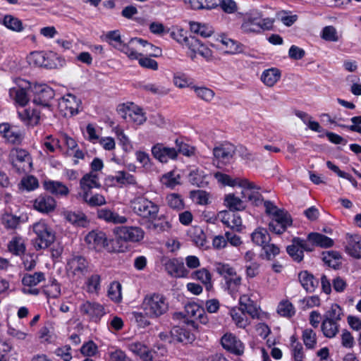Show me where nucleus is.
<instances>
[{
    "mask_svg": "<svg viewBox=\"0 0 361 361\" xmlns=\"http://www.w3.org/2000/svg\"><path fill=\"white\" fill-rule=\"evenodd\" d=\"M85 241L90 248L100 252L105 250L109 252H123L126 247L121 244L118 245L114 239L109 240L104 232L101 231H92L85 238Z\"/></svg>",
    "mask_w": 361,
    "mask_h": 361,
    "instance_id": "1",
    "label": "nucleus"
},
{
    "mask_svg": "<svg viewBox=\"0 0 361 361\" xmlns=\"http://www.w3.org/2000/svg\"><path fill=\"white\" fill-rule=\"evenodd\" d=\"M142 307L147 317L158 318L167 312L169 302L163 294L154 293L145 297Z\"/></svg>",
    "mask_w": 361,
    "mask_h": 361,
    "instance_id": "2",
    "label": "nucleus"
},
{
    "mask_svg": "<svg viewBox=\"0 0 361 361\" xmlns=\"http://www.w3.org/2000/svg\"><path fill=\"white\" fill-rule=\"evenodd\" d=\"M134 213L148 221L155 220L159 211V206L144 196L135 197L131 202Z\"/></svg>",
    "mask_w": 361,
    "mask_h": 361,
    "instance_id": "3",
    "label": "nucleus"
},
{
    "mask_svg": "<svg viewBox=\"0 0 361 361\" xmlns=\"http://www.w3.org/2000/svg\"><path fill=\"white\" fill-rule=\"evenodd\" d=\"M32 229L36 234L34 240L36 250L46 249L54 242L55 234L44 221L41 220L34 224Z\"/></svg>",
    "mask_w": 361,
    "mask_h": 361,
    "instance_id": "4",
    "label": "nucleus"
},
{
    "mask_svg": "<svg viewBox=\"0 0 361 361\" xmlns=\"http://www.w3.org/2000/svg\"><path fill=\"white\" fill-rule=\"evenodd\" d=\"M115 234L114 241L118 242V245H124L126 248V243L140 242L144 238V231L137 226H119L114 230Z\"/></svg>",
    "mask_w": 361,
    "mask_h": 361,
    "instance_id": "5",
    "label": "nucleus"
},
{
    "mask_svg": "<svg viewBox=\"0 0 361 361\" xmlns=\"http://www.w3.org/2000/svg\"><path fill=\"white\" fill-rule=\"evenodd\" d=\"M274 20L269 18H262L259 13H250L241 25L245 32H259L269 30L273 27Z\"/></svg>",
    "mask_w": 361,
    "mask_h": 361,
    "instance_id": "6",
    "label": "nucleus"
},
{
    "mask_svg": "<svg viewBox=\"0 0 361 361\" xmlns=\"http://www.w3.org/2000/svg\"><path fill=\"white\" fill-rule=\"evenodd\" d=\"M11 164L18 173H27L32 167V157L29 152L23 149H16L11 152Z\"/></svg>",
    "mask_w": 361,
    "mask_h": 361,
    "instance_id": "7",
    "label": "nucleus"
},
{
    "mask_svg": "<svg viewBox=\"0 0 361 361\" xmlns=\"http://www.w3.org/2000/svg\"><path fill=\"white\" fill-rule=\"evenodd\" d=\"M106 38L110 44L126 54L130 59H137L140 55L135 48L133 47V44H130V42L126 44L121 40L118 30L108 32Z\"/></svg>",
    "mask_w": 361,
    "mask_h": 361,
    "instance_id": "8",
    "label": "nucleus"
},
{
    "mask_svg": "<svg viewBox=\"0 0 361 361\" xmlns=\"http://www.w3.org/2000/svg\"><path fill=\"white\" fill-rule=\"evenodd\" d=\"M293 219L290 214L285 209L278 212L271 218V221L269 224V229L270 231L280 235L283 233L288 226H290Z\"/></svg>",
    "mask_w": 361,
    "mask_h": 361,
    "instance_id": "9",
    "label": "nucleus"
},
{
    "mask_svg": "<svg viewBox=\"0 0 361 361\" xmlns=\"http://www.w3.org/2000/svg\"><path fill=\"white\" fill-rule=\"evenodd\" d=\"M286 251L294 261L300 262L304 258V251L312 252L313 247L305 239L295 237L291 245L287 246Z\"/></svg>",
    "mask_w": 361,
    "mask_h": 361,
    "instance_id": "10",
    "label": "nucleus"
},
{
    "mask_svg": "<svg viewBox=\"0 0 361 361\" xmlns=\"http://www.w3.org/2000/svg\"><path fill=\"white\" fill-rule=\"evenodd\" d=\"M33 102L37 105L49 106L50 101L54 97V91L47 85H35L32 88Z\"/></svg>",
    "mask_w": 361,
    "mask_h": 361,
    "instance_id": "11",
    "label": "nucleus"
},
{
    "mask_svg": "<svg viewBox=\"0 0 361 361\" xmlns=\"http://www.w3.org/2000/svg\"><path fill=\"white\" fill-rule=\"evenodd\" d=\"M80 310L82 314L87 316L92 322H99L102 317L106 314L104 307L94 301L87 300L83 302Z\"/></svg>",
    "mask_w": 361,
    "mask_h": 361,
    "instance_id": "12",
    "label": "nucleus"
},
{
    "mask_svg": "<svg viewBox=\"0 0 361 361\" xmlns=\"http://www.w3.org/2000/svg\"><path fill=\"white\" fill-rule=\"evenodd\" d=\"M164 267L167 274L174 278H185L189 274V271L185 268L183 259H169L164 263Z\"/></svg>",
    "mask_w": 361,
    "mask_h": 361,
    "instance_id": "13",
    "label": "nucleus"
},
{
    "mask_svg": "<svg viewBox=\"0 0 361 361\" xmlns=\"http://www.w3.org/2000/svg\"><path fill=\"white\" fill-rule=\"evenodd\" d=\"M67 269L75 276H85L89 272V262L84 257L75 255L68 260Z\"/></svg>",
    "mask_w": 361,
    "mask_h": 361,
    "instance_id": "14",
    "label": "nucleus"
},
{
    "mask_svg": "<svg viewBox=\"0 0 361 361\" xmlns=\"http://www.w3.org/2000/svg\"><path fill=\"white\" fill-rule=\"evenodd\" d=\"M235 151V147L233 145L225 142L215 147L213 149V154L219 162L226 164L233 158Z\"/></svg>",
    "mask_w": 361,
    "mask_h": 361,
    "instance_id": "15",
    "label": "nucleus"
},
{
    "mask_svg": "<svg viewBox=\"0 0 361 361\" xmlns=\"http://www.w3.org/2000/svg\"><path fill=\"white\" fill-rule=\"evenodd\" d=\"M224 349L236 355H241L244 352L243 343L231 334H226L221 339Z\"/></svg>",
    "mask_w": 361,
    "mask_h": 361,
    "instance_id": "16",
    "label": "nucleus"
},
{
    "mask_svg": "<svg viewBox=\"0 0 361 361\" xmlns=\"http://www.w3.org/2000/svg\"><path fill=\"white\" fill-rule=\"evenodd\" d=\"M154 157L162 163L169 159H174L177 157V151L174 147H166L161 144H157L152 148Z\"/></svg>",
    "mask_w": 361,
    "mask_h": 361,
    "instance_id": "17",
    "label": "nucleus"
},
{
    "mask_svg": "<svg viewBox=\"0 0 361 361\" xmlns=\"http://www.w3.org/2000/svg\"><path fill=\"white\" fill-rule=\"evenodd\" d=\"M346 245L345 246L346 252L351 257L361 258V236L358 235L346 234Z\"/></svg>",
    "mask_w": 361,
    "mask_h": 361,
    "instance_id": "18",
    "label": "nucleus"
},
{
    "mask_svg": "<svg viewBox=\"0 0 361 361\" xmlns=\"http://www.w3.org/2000/svg\"><path fill=\"white\" fill-rule=\"evenodd\" d=\"M55 200L47 195H41L34 201V208L41 213L48 214L56 208Z\"/></svg>",
    "mask_w": 361,
    "mask_h": 361,
    "instance_id": "19",
    "label": "nucleus"
},
{
    "mask_svg": "<svg viewBox=\"0 0 361 361\" xmlns=\"http://www.w3.org/2000/svg\"><path fill=\"white\" fill-rule=\"evenodd\" d=\"M80 187L82 192L81 194L85 192L92 194V188H99L101 187L98 175L93 172L85 174L80 180Z\"/></svg>",
    "mask_w": 361,
    "mask_h": 361,
    "instance_id": "20",
    "label": "nucleus"
},
{
    "mask_svg": "<svg viewBox=\"0 0 361 361\" xmlns=\"http://www.w3.org/2000/svg\"><path fill=\"white\" fill-rule=\"evenodd\" d=\"M0 134L11 144H19L23 140L21 132L8 123L0 124Z\"/></svg>",
    "mask_w": 361,
    "mask_h": 361,
    "instance_id": "21",
    "label": "nucleus"
},
{
    "mask_svg": "<svg viewBox=\"0 0 361 361\" xmlns=\"http://www.w3.org/2000/svg\"><path fill=\"white\" fill-rule=\"evenodd\" d=\"M218 218L222 223L232 229L240 231L242 227V220L239 215L233 212L221 211L218 214Z\"/></svg>",
    "mask_w": 361,
    "mask_h": 361,
    "instance_id": "22",
    "label": "nucleus"
},
{
    "mask_svg": "<svg viewBox=\"0 0 361 361\" xmlns=\"http://www.w3.org/2000/svg\"><path fill=\"white\" fill-rule=\"evenodd\" d=\"M62 214L67 221L75 226L85 228L89 224L86 215L80 211L66 210Z\"/></svg>",
    "mask_w": 361,
    "mask_h": 361,
    "instance_id": "23",
    "label": "nucleus"
},
{
    "mask_svg": "<svg viewBox=\"0 0 361 361\" xmlns=\"http://www.w3.org/2000/svg\"><path fill=\"white\" fill-rule=\"evenodd\" d=\"M185 316L199 319L200 322L206 324L209 319L204 308L195 302H188L185 305Z\"/></svg>",
    "mask_w": 361,
    "mask_h": 361,
    "instance_id": "24",
    "label": "nucleus"
},
{
    "mask_svg": "<svg viewBox=\"0 0 361 361\" xmlns=\"http://www.w3.org/2000/svg\"><path fill=\"white\" fill-rule=\"evenodd\" d=\"M307 242L314 248V246L329 248L334 245V240L319 233H310L307 238Z\"/></svg>",
    "mask_w": 361,
    "mask_h": 361,
    "instance_id": "25",
    "label": "nucleus"
},
{
    "mask_svg": "<svg viewBox=\"0 0 361 361\" xmlns=\"http://www.w3.org/2000/svg\"><path fill=\"white\" fill-rule=\"evenodd\" d=\"M97 217L107 223H112L115 224H125L127 221V218L126 216H121L116 212L108 208L98 209Z\"/></svg>",
    "mask_w": 361,
    "mask_h": 361,
    "instance_id": "26",
    "label": "nucleus"
},
{
    "mask_svg": "<svg viewBox=\"0 0 361 361\" xmlns=\"http://www.w3.org/2000/svg\"><path fill=\"white\" fill-rule=\"evenodd\" d=\"M298 279L303 288L308 293H312L319 286V281L307 271H302L298 274Z\"/></svg>",
    "mask_w": 361,
    "mask_h": 361,
    "instance_id": "27",
    "label": "nucleus"
},
{
    "mask_svg": "<svg viewBox=\"0 0 361 361\" xmlns=\"http://www.w3.org/2000/svg\"><path fill=\"white\" fill-rule=\"evenodd\" d=\"M81 101L73 94H68L63 97L59 103L61 107L66 110L70 115L73 116L78 113Z\"/></svg>",
    "mask_w": 361,
    "mask_h": 361,
    "instance_id": "28",
    "label": "nucleus"
},
{
    "mask_svg": "<svg viewBox=\"0 0 361 361\" xmlns=\"http://www.w3.org/2000/svg\"><path fill=\"white\" fill-rule=\"evenodd\" d=\"M209 177L203 170L196 169L191 171L188 175L189 182L199 188H204L209 183Z\"/></svg>",
    "mask_w": 361,
    "mask_h": 361,
    "instance_id": "29",
    "label": "nucleus"
},
{
    "mask_svg": "<svg viewBox=\"0 0 361 361\" xmlns=\"http://www.w3.org/2000/svg\"><path fill=\"white\" fill-rule=\"evenodd\" d=\"M173 338L180 343H192L195 340V336L184 327L174 326L171 331Z\"/></svg>",
    "mask_w": 361,
    "mask_h": 361,
    "instance_id": "30",
    "label": "nucleus"
},
{
    "mask_svg": "<svg viewBox=\"0 0 361 361\" xmlns=\"http://www.w3.org/2000/svg\"><path fill=\"white\" fill-rule=\"evenodd\" d=\"M45 190L56 196H66L69 190L66 185L59 181L48 180L44 183Z\"/></svg>",
    "mask_w": 361,
    "mask_h": 361,
    "instance_id": "31",
    "label": "nucleus"
},
{
    "mask_svg": "<svg viewBox=\"0 0 361 361\" xmlns=\"http://www.w3.org/2000/svg\"><path fill=\"white\" fill-rule=\"evenodd\" d=\"M281 78V72L276 68H271L264 71L261 75V80L268 87H273Z\"/></svg>",
    "mask_w": 361,
    "mask_h": 361,
    "instance_id": "32",
    "label": "nucleus"
},
{
    "mask_svg": "<svg viewBox=\"0 0 361 361\" xmlns=\"http://www.w3.org/2000/svg\"><path fill=\"white\" fill-rule=\"evenodd\" d=\"M8 249L13 255L20 256L25 252V240L22 237L14 236L8 244Z\"/></svg>",
    "mask_w": 361,
    "mask_h": 361,
    "instance_id": "33",
    "label": "nucleus"
},
{
    "mask_svg": "<svg viewBox=\"0 0 361 361\" xmlns=\"http://www.w3.org/2000/svg\"><path fill=\"white\" fill-rule=\"evenodd\" d=\"M43 67L46 68H58L63 65L64 60L56 53L53 51L45 52Z\"/></svg>",
    "mask_w": 361,
    "mask_h": 361,
    "instance_id": "34",
    "label": "nucleus"
},
{
    "mask_svg": "<svg viewBox=\"0 0 361 361\" xmlns=\"http://www.w3.org/2000/svg\"><path fill=\"white\" fill-rule=\"evenodd\" d=\"M231 316L236 326L239 328L245 329L250 324V321L248 320L246 314L240 307L232 308L231 310Z\"/></svg>",
    "mask_w": 361,
    "mask_h": 361,
    "instance_id": "35",
    "label": "nucleus"
},
{
    "mask_svg": "<svg viewBox=\"0 0 361 361\" xmlns=\"http://www.w3.org/2000/svg\"><path fill=\"white\" fill-rule=\"evenodd\" d=\"M224 203L229 209L228 212L242 211L245 208V204L243 201L231 193L225 196Z\"/></svg>",
    "mask_w": 361,
    "mask_h": 361,
    "instance_id": "36",
    "label": "nucleus"
},
{
    "mask_svg": "<svg viewBox=\"0 0 361 361\" xmlns=\"http://www.w3.org/2000/svg\"><path fill=\"white\" fill-rule=\"evenodd\" d=\"M252 240L257 245L262 247L269 243L271 240V237L267 229L264 228H257L251 235Z\"/></svg>",
    "mask_w": 361,
    "mask_h": 361,
    "instance_id": "37",
    "label": "nucleus"
},
{
    "mask_svg": "<svg viewBox=\"0 0 361 361\" xmlns=\"http://www.w3.org/2000/svg\"><path fill=\"white\" fill-rule=\"evenodd\" d=\"M321 329L325 337L331 338L338 333L339 325L337 322L323 319Z\"/></svg>",
    "mask_w": 361,
    "mask_h": 361,
    "instance_id": "38",
    "label": "nucleus"
},
{
    "mask_svg": "<svg viewBox=\"0 0 361 361\" xmlns=\"http://www.w3.org/2000/svg\"><path fill=\"white\" fill-rule=\"evenodd\" d=\"M190 28L192 32L200 35L203 37H209L214 33L212 27L207 24L191 22L190 23Z\"/></svg>",
    "mask_w": 361,
    "mask_h": 361,
    "instance_id": "39",
    "label": "nucleus"
},
{
    "mask_svg": "<svg viewBox=\"0 0 361 361\" xmlns=\"http://www.w3.org/2000/svg\"><path fill=\"white\" fill-rule=\"evenodd\" d=\"M290 350L291 355L294 361H302L305 355L303 353V347L301 343L298 341L295 335L290 337Z\"/></svg>",
    "mask_w": 361,
    "mask_h": 361,
    "instance_id": "40",
    "label": "nucleus"
},
{
    "mask_svg": "<svg viewBox=\"0 0 361 361\" xmlns=\"http://www.w3.org/2000/svg\"><path fill=\"white\" fill-rule=\"evenodd\" d=\"M138 43L142 45L143 47L146 48L145 51L149 53L151 56L158 57L161 55V50L160 48L153 45L152 44L148 42L147 40L140 39V38H132L130 40V44Z\"/></svg>",
    "mask_w": 361,
    "mask_h": 361,
    "instance_id": "41",
    "label": "nucleus"
},
{
    "mask_svg": "<svg viewBox=\"0 0 361 361\" xmlns=\"http://www.w3.org/2000/svg\"><path fill=\"white\" fill-rule=\"evenodd\" d=\"M44 280V274L42 271H38L32 274H25L22 279V283L24 286H36L37 284Z\"/></svg>",
    "mask_w": 361,
    "mask_h": 361,
    "instance_id": "42",
    "label": "nucleus"
},
{
    "mask_svg": "<svg viewBox=\"0 0 361 361\" xmlns=\"http://www.w3.org/2000/svg\"><path fill=\"white\" fill-rule=\"evenodd\" d=\"M84 202H85L90 207L102 206L106 204L105 197L100 194H80Z\"/></svg>",
    "mask_w": 361,
    "mask_h": 361,
    "instance_id": "43",
    "label": "nucleus"
},
{
    "mask_svg": "<svg viewBox=\"0 0 361 361\" xmlns=\"http://www.w3.org/2000/svg\"><path fill=\"white\" fill-rule=\"evenodd\" d=\"M215 271L224 278V281L237 274L234 267L228 264L221 262L215 264Z\"/></svg>",
    "mask_w": 361,
    "mask_h": 361,
    "instance_id": "44",
    "label": "nucleus"
},
{
    "mask_svg": "<svg viewBox=\"0 0 361 361\" xmlns=\"http://www.w3.org/2000/svg\"><path fill=\"white\" fill-rule=\"evenodd\" d=\"M167 205L175 210L180 211L184 209L185 204L182 197L177 193H171L166 196Z\"/></svg>",
    "mask_w": 361,
    "mask_h": 361,
    "instance_id": "45",
    "label": "nucleus"
},
{
    "mask_svg": "<svg viewBox=\"0 0 361 361\" xmlns=\"http://www.w3.org/2000/svg\"><path fill=\"white\" fill-rule=\"evenodd\" d=\"M3 24L8 29L16 31L21 32L23 30L22 21L11 15H6L4 18Z\"/></svg>",
    "mask_w": 361,
    "mask_h": 361,
    "instance_id": "46",
    "label": "nucleus"
},
{
    "mask_svg": "<svg viewBox=\"0 0 361 361\" xmlns=\"http://www.w3.org/2000/svg\"><path fill=\"white\" fill-rule=\"evenodd\" d=\"M342 315L343 310L341 307L338 304L334 303L331 305L330 310L325 312L323 319L338 323L341 319Z\"/></svg>",
    "mask_w": 361,
    "mask_h": 361,
    "instance_id": "47",
    "label": "nucleus"
},
{
    "mask_svg": "<svg viewBox=\"0 0 361 361\" xmlns=\"http://www.w3.org/2000/svg\"><path fill=\"white\" fill-rule=\"evenodd\" d=\"M44 293L48 298H57L61 295V286L55 279H51L45 286Z\"/></svg>",
    "mask_w": 361,
    "mask_h": 361,
    "instance_id": "48",
    "label": "nucleus"
},
{
    "mask_svg": "<svg viewBox=\"0 0 361 361\" xmlns=\"http://www.w3.org/2000/svg\"><path fill=\"white\" fill-rule=\"evenodd\" d=\"M23 221L20 216L6 213L2 216V223L8 229H16Z\"/></svg>",
    "mask_w": 361,
    "mask_h": 361,
    "instance_id": "49",
    "label": "nucleus"
},
{
    "mask_svg": "<svg viewBox=\"0 0 361 361\" xmlns=\"http://www.w3.org/2000/svg\"><path fill=\"white\" fill-rule=\"evenodd\" d=\"M241 280V277L236 274L225 281V287L231 295L233 296L238 292Z\"/></svg>",
    "mask_w": 361,
    "mask_h": 361,
    "instance_id": "50",
    "label": "nucleus"
},
{
    "mask_svg": "<svg viewBox=\"0 0 361 361\" xmlns=\"http://www.w3.org/2000/svg\"><path fill=\"white\" fill-rule=\"evenodd\" d=\"M10 94L14 97L16 102L21 106H25L29 101L27 92L23 88L11 89Z\"/></svg>",
    "mask_w": 361,
    "mask_h": 361,
    "instance_id": "51",
    "label": "nucleus"
},
{
    "mask_svg": "<svg viewBox=\"0 0 361 361\" xmlns=\"http://www.w3.org/2000/svg\"><path fill=\"white\" fill-rule=\"evenodd\" d=\"M101 277L99 274H93L90 276L86 282L87 291L90 293H98L101 286Z\"/></svg>",
    "mask_w": 361,
    "mask_h": 361,
    "instance_id": "52",
    "label": "nucleus"
},
{
    "mask_svg": "<svg viewBox=\"0 0 361 361\" xmlns=\"http://www.w3.org/2000/svg\"><path fill=\"white\" fill-rule=\"evenodd\" d=\"M192 278L193 279L198 280L201 281L202 283L207 286V288L208 289V286H212L211 285V279L212 276L210 272L205 268L197 270L192 274Z\"/></svg>",
    "mask_w": 361,
    "mask_h": 361,
    "instance_id": "53",
    "label": "nucleus"
},
{
    "mask_svg": "<svg viewBox=\"0 0 361 361\" xmlns=\"http://www.w3.org/2000/svg\"><path fill=\"white\" fill-rule=\"evenodd\" d=\"M277 312L282 317H291L295 313V308L291 302L288 300L281 301L277 307Z\"/></svg>",
    "mask_w": 361,
    "mask_h": 361,
    "instance_id": "54",
    "label": "nucleus"
},
{
    "mask_svg": "<svg viewBox=\"0 0 361 361\" xmlns=\"http://www.w3.org/2000/svg\"><path fill=\"white\" fill-rule=\"evenodd\" d=\"M302 340L308 349L314 348L317 344L316 333L311 329H306L302 331Z\"/></svg>",
    "mask_w": 361,
    "mask_h": 361,
    "instance_id": "55",
    "label": "nucleus"
},
{
    "mask_svg": "<svg viewBox=\"0 0 361 361\" xmlns=\"http://www.w3.org/2000/svg\"><path fill=\"white\" fill-rule=\"evenodd\" d=\"M109 298L116 302H119L121 300V285L118 281H114L110 284L108 290Z\"/></svg>",
    "mask_w": 361,
    "mask_h": 361,
    "instance_id": "56",
    "label": "nucleus"
},
{
    "mask_svg": "<svg viewBox=\"0 0 361 361\" xmlns=\"http://www.w3.org/2000/svg\"><path fill=\"white\" fill-rule=\"evenodd\" d=\"M39 186L37 179L33 176H27L24 177L19 183L20 189H25L27 191H31L36 189Z\"/></svg>",
    "mask_w": 361,
    "mask_h": 361,
    "instance_id": "57",
    "label": "nucleus"
},
{
    "mask_svg": "<svg viewBox=\"0 0 361 361\" xmlns=\"http://www.w3.org/2000/svg\"><path fill=\"white\" fill-rule=\"evenodd\" d=\"M116 179L117 184L118 185H126L136 184L135 177L133 175L125 171H118V177L116 178Z\"/></svg>",
    "mask_w": 361,
    "mask_h": 361,
    "instance_id": "58",
    "label": "nucleus"
},
{
    "mask_svg": "<svg viewBox=\"0 0 361 361\" xmlns=\"http://www.w3.org/2000/svg\"><path fill=\"white\" fill-rule=\"evenodd\" d=\"M190 196L197 204L205 205L209 203V194L204 190H192Z\"/></svg>",
    "mask_w": 361,
    "mask_h": 361,
    "instance_id": "59",
    "label": "nucleus"
},
{
    "mask_svg": "<svg viewBox=\"0 0 361 361\" xmlns=\"http://www.w3.org/2000/svg\"><path fill=\"white\" fill-rule=\"evenodd\" d=\"M128 122H133L136 125H141L146 121V117L141 109L135 107L131 109L130 114H128Z\"/></svg>",
    "mask_w": 361,
    "mask_h": 361,
    "instance_id": "60",
    "label": "nucleus"
},
{
    "mask_svg": "<svg viewBox=\"0 0 361 361\" xmlns=\"http://www.w3.org/2000/svg\"><path fill=\"white\" fill-rule=\"evenodd\" d=\"M197 96L206 102H210L214 97L212 90L205 87H193Z\"/></svg>",
    "mask_w": 361,
    "mask_h": 361,
    "instance_id": "61",
    "label": "nucleus"
},
{
    "mask_svg": "<svg viewBox=\"0 0 361 361\" xmlns=\"http://www.w3.org/2000/svg\"><path fill=\"white\" fill-rule=\"evenodd\" d=\"M322 39L329 42H337L338 36L336 28L333 26H326L323 28L321 35Z\"/></svg>",
    "mask_w": 361,
    "mask_h": 361,
    "instance_id": "62",
    "label": "nucleus"
},
{
    "mask_svg": "<svg viewBox=\"0 0 361 361\" xmlns=\"http://www.w3.org/2000/svg\"><path fill=\"white\" fill-rule=\"evenodd\" d=\"M265 258L267 260H272L276 255L280 253V248L275 244L267 243L263 247Z\"/></svg>",
    "mask_w": 361,
    "mask_h": 361,
    "instance_id": "63",
    "label": "nucleus"
},
{
    "mask_svg": "<svg viewBox=\"0 0 361 361\" xmlns=\"http://www.w3.org/2000/svg\"><path fill=\"white\" fill-rule=\"evenodd\" d=\"M97 348V345L92 341H90L82 345L80 352L85 356L91 357L96 355Z\"/></svg>",
    "mask_w": 361,
    "mask_h": 361,
    "instance_id": "64",
    "label": "nucleus"
}]
</instances>
